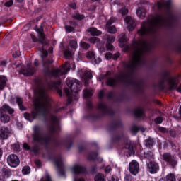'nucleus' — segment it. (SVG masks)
<instances>
[{
	"mask_svg": "<svg viewBox=\"0 0 181 181\" xmlns=\"http://www.w3.org/2000/svg\"><path fill=\"white\" fill-rule=\"evenodd\" d=\"M132 47L133 49L132 59V61L124 65V71L121 72L117 79L108 78L111 76V72L107 71L106 74L98 76L99 81L107 79L106 84L110 87H115L119 82L126 86H132L136 90L142 88V81L134 76V72L139 67L145 66V63H146L145 54L152 50L155 47V45L148 40H139V41H134Z\"/></svg>",
	"mask_w": 181,
	"mask_h": 181,
	"instance_id": "1",
	"label": "nucleus"
},
{
	"mask_svg": "<svg viewBox=\"0 0 181 181\" xmlns=\"http://www.w3.org/2000/svg\"><path fill=\"white\" fill-rule=\"evenodd\" d=\"M170 5H172L171 0L158 1L157 3L158 9L163 11L164 13L157 14L143 22L141 28L137 31L138 35L139 36H151L155 38L158 33V29L170 28L175 21V16L170 11Z\"/></svg>",
	"mask_w": 181,
	"mask_h": 181,
	"instance_id": "2",
	"label": "nucleus"
},
{
	"mask_svg": "<svg viewBox=\"0 0 181 181\" xmlns=\"http://www.w3.org/2000/svg\"><path fill=\"white\" fill-rule=\"evenodd\" d=\"M50 108H52L50 97L46 93V88H43L40 90V98L34 101V111L30 113L25 112L23 116L27 121L33 122L38 115L45 117V114L50 112Z\"/></svg>",
	"mask_w": 181,
	"mask_h": 181,
	"instance_id": "3",
	"label": "nucleus"
},
{
	"mask_svg": "<svg viewBox=\"0 0 181 181\" xmlns=\"http://www.w3.org/2000/svg\"><path fill=\"white\" fill-rule=\"evenodd\" d=\"M39 50L41 52V59L42 60L46 76H48V77L59 78L62 77V76L67 74V73L70 71V64L69 62H66L64 65L59 69H54L52 71H50V64L53 63V59H49L47 58V50L45 49V46H42Z\"/></svg>",
	"mask_w": 181,
	"mask_h": 181,
	"instance_id": "4",
	"label": "nucleus"
},
{
	"mask_svg": "<svg viewBox=\"0 0 181 181\" xmlns=\"http://www.w3.org/2000/svg\"><path fill=\"white\" fill-rule=\"evenodd\" d=\"M32 138L34 146L31 148V151L35 153L39 152V145L47 146L52 141V134L42 135V128L40 126H35L33 127Z\"/></svg>",
	"mask_w": 181,
	"mask_h": 181,
	"instance_id": "5",
	"label": "nucleus"
},
{
	"mask_svg": "<svg viewBox=\"0 0 181 181\" xmlns=\"http://www.w3.org/2000/svg\"><path fill=\"white\" fill-rule=\"evenodd\" d=\"M168 82L169 90H176L177 87V78L175 76L169 77V72L168 71H165L162 74V77L159 81L158 86L160 88H165V82Z\"/></svg>",
	"mask_w": 181,
	"mask_h": 181,
	"instance_id": "6",
	"label": "nucleus"
},
{
	"mask_svg": "<svg viewBox=\"0 0 181 181\" xmlns=\"http://www.w3.org/2000/svg\"><path fill=\"white\" fill-rule=\"evenodd\" d=\"M66 83L68 87L71 89L70 90V89L67 88H64L65 94H66L68 98H71V97H73L72 93H78V91L81 90V87H83V85L81 83H80V81L77 79H67Z\"/></svg>",
	"mask_w": 181,
	"mask_h": 181,
	"instance_id": "7",
	"label": "nucleus"
},
{
	"mask_svg": "<svg viewBox=\"0 0 181 181\" xmlns=\"http://www.w3.org/2000/svg\"><path fill=\"white\" fill-rule=\"evenodd\" d=\"M48 131L49 134H57L60 131L59 119L54 115H49Z\"/></svg>",
	"mask_w": 181,
	"mask_h": 181,
	"instance_id": "8",
	"label": "nucleus"
},
{
	"mask_svg": "<svg viewBox=\"0 0 181 181\" xmlns=\"http://www.w3.org/2000/svg\"><path fill=\"white\" fill-rule=\"evenodd\" d=\"M163 160L171 166L173 169H175L177 166V158L169 153H164L163 154Z\"/></svg>",
	"mask_w": 181,
	"mask_h": 181,
	"instance_id": "9",
	"label": "nucleus"
},
{
	"mask_svg": "<svg viewBox=\"0 0 181 181\" xmlns=\"http://www.w3.org/2000/svg\"><path fill=\"white\" fill-rule=\"evenodd\" d=\"M54 163L58 168V173L60 176H64L66 173L64 172V165H63V159L62 156L55 157L54 159Z\"/></svg>",
	"mask_w": 181,
	"mask_h": 181,
	"instance_id": "10",
	"label": "nucleus"
},
{
	"mask_svg": "<svg viewBox=\"0 0 181 181\" xmlns=\"http://www.w3.org/2000/svg\"><path fill=\"white\" fill-rule=\"evenodd\" d=\"M35 71H36V69L35 67H33L30 64H28L27 66L23 67L21 70V74H23L26 77H29V76H33Z\"/></svg>",
	"mask_w": 181,
	"mask_h": 181,
	"instance_id": "11",
	"label": "nucleus"
},
{
	"mask_svg": "<svg viewBox=\"0 0 181 181\" xmlns=\"http://www.w3.org/2000/svg\"><path fill=\"white\" fill-rule=\"evenodd\" d=\"M7 162L11 168H16V166H18L19 163H21L19 158H18V156L15 154L8 156L7 158Z\"/></svg>",
	"mask_w": 181,
	"mask_h": 181,
	"instance_id": "12",
	"label": "nucleus"
},
{
	"mask_svg": "<svg viewBox=\"0 0 181 181\" xmlns=\"http://www.w3.org/2000/svg\"><path fill=\"white\" fill-rule=\"evenodd\" d=\"M98 108L102 112L103 115H105V114H109L110 115L114 114V110L107 107V105L103 102L98 103Z\"/></svg>",
	"mask_w": 181,
	"mask_h": 181,
	"instance_id": "13",
	"label": "nucleus"
},
{
	"mask_svg": "<svg viewBox=\"0 0 181 181\" xmlns=\"http://www.w3.org/2000/svg\"><path fill=\"white\" fill-rule=\"evenodd\" d=\"M60 81L47 82V87L51 90H57L58 94L62 97V90L60 89Z\"/></svg>",
	"mask_w": 181,
	"mask_h": 181,
	"instance_id": "14",
	"label": "nucleus"
},
{
	"mask_svg": "<svg viewBox=\"0 0 181 181\" xmlns=\"http://www.w3.org/2000/svg\"><path fill=\"white\" fill-rule=\"evenodd\" d=\"M103 39L107 40L106 47L107 50H112L114 49V46H112V43H114V42H115V37L105 35L103 37Z\"/></svg>",
	"mask_w": 181,
	"mask_h": 181,
	"instance_id": "15",
	"label": "nucleus"
},
{
	"mask_svg": "<svg viewBox=\"0 0 181 181\" xmlns=\"http://www.w3.org/2000/svg\"><path fill=\"white\" fill-rule=\"evenodd\" d=\"M129 170L132 175H137L138 172H139V164L138 162H136L135 160H133L129 164Z\"/></svg>",
	"mask_w": 181,
	"mask_h": 181,
	"instance_id": "16",
	"label": "nucleus"
},
{
	"mask_svg": "<svg viewBox=\"0 0 181 181\" xmlns=\"http://www.w3.org/2000/svg\"><path fill=\"white\" fill-rule=\"evenodd\" d=\"M115 22V18H111L106 23V29L107 30V32L109 33H117V28L112 25Z\"/></svg>",
	"mask_w": 181,
	"mask_h": 181,
	"instance_id": "17",
	"label": "nucleus"
},
{
	"mask_svg": "<svg viewBox=\"0 0 181 181\" xmlns=\"http://www.w3.org/2000/svg\"><path fill=\"white\" fill-rule=\"evenodd\" d=\"M37 33H38L39 37V42L41 43V45H44V46H46L47 45V42L45 41V39H46V35H45V33H43V27L42 25H40V28L36 29Z\"/></svg>",
	"mask_w": 181,
	"mask_h": 181,
	"instance_id": "18",
	"label": "nucleus"
},
{
	"mask_svg": "<svg viewBox=\"0 0 181 181\" xmlns=\"http://www.w3.org/2000/svg\"><path fill=\"white\" fill-rule=\"evenodd\" d=\"M125 22L128 25L127 29L129 32H131L135 29V26H136V21L132 19L130 16L126 17Z\"/></svg>",
	"mask_w": 181,
	"mask_h": 181,
	"instance_id": "19",
	"label": "nucleus"
},
{
	"mask_svg": "<svg viewBox=\"0 0 181 181\" xmlns=\"http://www.w3.org/2000/svg\"><path fill=\"white\" fill-rule=\"evenodd\" d=\"M71 170L74 175H80L86 172V168L80 165H75L71 168Z\"/></svg>",
	"mask_w": 181,
	"mask_h": 181,
	"instance_id": "20",
	"label": "nucleus"
},
{
	"mask_svg": "<svg viewBox=\"0 0 181 181\" xmlns=\"http://www.w3.org/2000/svg\"><path fill=\"white\" fill-rule=\"evenodd\" d=\"M148 171L150 173L153 174L158 173V172H159V164L155 161L150 162L148 165Z\"/></svg>",
	"mask_w": 181,
	"mask_h": 181,
	"instance_id": "21",
	"label": "nucleus"
},
{
	"mask_svg": "<svg viewBox=\"0 0 181 181\" xmlns=\"http://www.w3.org/2000/svg\"><path fill=\"white\" fill-rule=\"evenodd\" d=\"M9 134H11V132H9V129L8 127H1L0 128V138L1 139H8Z\"/></svg>",
	"mask_w": 181,
	"mask_h": 181,
	"instance_id": "22",
	"label": "nucleus"
},
{
	"mask_svg": "<svg viewBox=\"0 0 181 181\" xmlns=\"http://www.w3.org/2000/svg\"><path fill=\"white\" fill-rule=\"evenodd\" d=\"M4 112H8L9 114H13L15 112V110L11 107L8 105H4L0 108V114H4Z\"/></svg>",
	"mask_w": 181,
	"mask_h": 181,
	"instance_id": "23",
	"label": "nucleus"
},
{
	"mask_svg": "<svg viewBox=\"0 0 181 181\" xmlns=\"http://www.w3.org/2000/svg\"><path fill=\"white\" fill-rule=\"evenodd\" d=\"M86 32L90 33L92 36H100V35H103V32L98 30L95 28H89L87 29Z\"/></svg>",
	"mask_w": 181,
	"mask_h": 181,
	"instance_id": "24",
	"label": "nucleus"
},
{
	"mask_svg": "<svg viewBox=\"0 0 181 181\" xmlns=\"http://www.w3.org/2000/svg\"><path fill=\"white\" fill-rule=\"evenodd\" d=\"M122 151H125V152H127L129 155H133L134 153V146L131 144V143L127 142L124 147L123 148Z\"/></svg>",
	"mask_w": 181,
	"mask_h": 181,
	"instance_id": "25",
	"label": "nucleus"
},
{
	"mask_svg": "<svg viewBox=\"0 0 181 181\" xmlns=\"http://www.w3.org/2000/svg\"><path fill=\"white\" fill-rule=\"evenodd\" d=\"M58 145H63L65 146V148H66V149H70V148L73 146V141L71 139H69L65 141H59Z\"/></svg>",
	"mask_w": 181,
	"mask_h": 181,
	"instance_id": "26",
	"label": "nucleus"
},
{
	"mask_svg": "<svg viewBox=\"0 0 181 181\" xmlns=\"http://www.w3.org/2000/svg\"><path fill=\"white\" fill-rule=\"evenodd\" d=\"M8 78L5 76L0 75V90H4L6 86Z\"/></svg>",
	"mask_w": 181,
	"mask_h": 181,
	"instance_id": "27",
	"label": "nucleus"
},
{
	"mask_svg": "<svg viewBox=\"0 0 181 181\" xmlns=\"http://www.w3.org/2000/svg\"><path fill=\"white\" fill-rule=\"evenodd\" d=\"M139 131H141V132H145V128L141 127V126H133L131 128V132L132 134H136L139 132Z\"/></svg>",
	"mask_w": 181,
	"mask_h": 181,
	"instance_id": "28",
	"label": "nucleus"
},
{
	"mask_svg": "<svg viewBox=\"0 0 181 181\" xmlns=\"http://www.w3.org/2000/svg\"><path fill=\"white\" fill-rule=\"evenodd\" d=\"M16 103H17L21 111H26V107H25V106H23V100H22L21 98L17 97Z\"/></svg>",
	"mask_w": 181,
	"mask_h": 181,
	"instance_id": "29",
	"label": "nucleus"
},
{
	"mask_svg": "<svg viewBox=\"0 0 181 181\" xmlns=\"http://www.w3.org/2000/svg\"><path fill=\"white\" fill-rule=\"evenodd\" d=\"M0 119L4 124H6L11 121V117L7 114L2 113L1 114Z\"/></svg>",
	"mask_w": 181,
	"mask_h": 181,
	"instance_id": "30",
	"label": "nucleus"
},
{
	"mask_svg": "<svg viewBox=\"0 0 181 181\" xmlns=\"http://www.w3.org/2000/svg\"><path fill=\"white\" fill-rule=\"evenodd\" d=\"M134 115L138 118H141L145 115L144 110L142 108H137L134 110Z\"/></svg>",
	"mask_w": 181,
	"mask_h": 181,
	"instance_id": "31",
	"label": "nucleus"
},
{
	"mask_svg": "<svg viewBox=\"0 0 181 181\" xmlns=\"http://www.w3.org/2000/svg\"><path fill=\"white\" fill-rule=\"evenodd\" d=\"M21 56V51H19V45H16L13 48V57H18Z\"/></svg>",
	"mask_w": 181,
	"mask_h": 181,
	"instance_id": "32",
	"label": "nucleus"
},
{
	"mask_svg": "<svg viewBox=\"0 0 181 181\" xmlns=\"http://www.w3.org/2000/svg\"><path fill=\"white\" fill-rule=\"evenodd\" d=\"M69 46L71 49L76 50L77 47H78V45L77 44V40L76 38H73L69 40Z\"/></svg>",
	"mask_w": 181,
	"mask_h": 181,
	"instance_id": "33",
	"label": "nucleus"
},
{
	"mask_svg": "<svg viewBox=\"0 0 181 181\" xmlns=\"http://www.w3.org/2000/svg\"><path fill=\"white\" fill-rule=\"evenodd\" d=\"M136 15L139 18H145V15H146V11L144 8H139L136 11Z\"/></svg>",
	"mask_w": 181,
	"mask_h": 181,
	"instance_id": "34",
	"label": "nucleus"
},
{
	"mask_svg": "<svg viewBox=\"0 0 181 181\" xmlns=\"http://www.w3.org/2000/svg\"><path fill=\"white\" fill-rule=\"evenodd\" d=\"M83 93L85 98H90V97L93 96V90L91 89H84Z\"/></svg>",
	"mask_w": 181,
	"mask_h": 181,
	"instance_id": "35",
	"label": "nucleus"
},
{
	"mask_svg": "<svg viewBox=\"0 0 181 181\" xmlns=\"http://www.w3.org/2000/svg\"><path fill=\"white\" fill-rule=\"evenodd\" d=\"M144 158L145 159L151 160V159H153V158H155V155L153 154V152L148 151L146 153H144Z\"/></svg>",
	"mask_w": 181,
	"mask_h": 181,
	"instance_id": "36",
	"label": "nucleus"
},
{
	"mask_svg": "<svg viewBox=\"0 0 181 181\" xmlns=\"http://www.w3.org/2000/svg\"><path fill=\"white\" fill-rule=\"evenodd\" d=\"M119 42H120V43H127V42H128L125 33H122L119 35Z\"/></svg>",
	"mask_w": 181,
	"mask_h": 181,
	"instance_id": "37",
	"label": "nucleus"
},
{
	"mask_svg": "<svg viewBox=\"0 0 181 181\" xmlns=\"http://www.w3.org/2000/svg\"><path fill=\"white\" fill-rule=\"evenodd\" d=\"M165 181H176V176L173 173H169L165 177Z\"/></svg>",
	"mask_w": 181,
	"mask_h": 181,
	"instance_id": "38",
	"label": "nucleus"
},
{
	"mask_svg": "<svg viewBox=\"0 0 181 181\" xmlns=\"http://www.w3.org/2000/svg\"><path fill=\"white\" fill-rule=\"evenodd\" d=\"M98 156V152H92L88 156V160H95V159H97Z\"/></svg>",
	"mask_w": 181,
	"mask_h": 181,
	"instance_id": "39",
	"label": "nucleus"
},
{
	"mask_svg": "<svg viewBox=\"0 0 181 181\" xmlns=\"http://www.w3.org/2000/svg\"><path fill=\"white\" fill-rule=\"evenodd\" d=\"M64 56L66 59H71L73 56V53L69 49H67L64 51Z\"/></svg>",
	"mask_w": 181,
	"mask_h": 181,
	"instance_id": "40",
	"label": "nucleus"
},
{
	"mask_svg": "<svg viewBox=\"0 0 181 181\" xmlns=\"http://www.w3.org/2000/svg\"><path fill=\"white\" fill-rule=\"evenodd\" d=\"M95 181H105L103 173H98L95 177Z\"/></svg>",
	"mask_w": 181,
	"mask_h": 181,
	"instance_id": "41",
	"label": "nucleus"
},
{
	"mask_svg": "<svg viewBox=\"0 0 181 181\" xmlns=\"http://www.w3.org/2000/svg\"><path fill=\"white\" fill-rule=\"evenodd\" d=\"M11 149L15 152H19L21 151V145H19V143H15L11 146Z\"/></svg>",
	"mask_w": 181,
	"mask_h": 181,
	"instance_id": "42",
	"label": "nucleus"
},
{
	"mask_svg": "<svg viewBox=\"0 0 181 181\" xmlns=\"http://www.w3.org/2000/svg\"><path fill=\"white\" fill-rule=\"evenodd\" d=\"M23 175H29L30 173V167L25 165L23 168L22 170Z\"/></svg>",
	"mask_w": 181,
	"mask_h": 181,
	"instance_id": "43",
	"label": "nucleus"
},
{
	"mask_svg": "<svg viewBox=\"0 0 181 181\" xmlns=\"http://www.w3.org/2000/svg\"><path fill=\"white\" fill-rule=\"evenodd\" d=\"M83 77H85L86 79L93 78V74H91V71H85Z\"/></svg>",
	"mask_w": 181,
	"mask_h": 181,
	"instance_id": "44",
	"label": "nucleus"
},
{
	"mask_svg": "<svg viewBox=\"0 0 181 181\" xmlns=\"http://www.w3.org/2000/svg\"><path fill=\"white\" fill-rule=\"evenodd\" d=\"M80 46L81 47H82V49H84L85 50L90 49V44L86 42H81Z\"/></svg>",
	"mask_w": 181,
	"mask_h": 181,
	"instance_id": "45",
	"label": "nucleus"
},
{
	"mask_svg": "<svg viewBox=\"0 0 181 181\" xmlns=\"http://www.w3.org/2000/svg\"><path fill=\"white\" fill-rule=\"evenodd\" d=\"M74 19H77L78 21H82V19H84V18H86V16L83 14H75L73 16Z\"/></svg>",
	"mask_w": 181,
	"mask_h": 181,
	"instance_id": "46",
	"label": "nucleus"
},
{
	"mask_svg": "<svg viewBox=\"0 0 181 181\" xmlns=\"http://www.w3.org/2000/svg\"><path fill=\"white\" fill-rule=\"evenodd\" d=\"M153 144H155V141L153 139H148L146 141V146H153Z\"/></svg>",
	"mask_w": 181,
	"mask_h": 181,
	"instance_id": "47",
	"label": "nucleus"
},
{
	"mask_svg": "<svg viewBox=\"0 0 181 181\" xmlns=\"http://www.w3.org/2000/svg\"><path fill=\"white\" fill-rule=\"evenodd\" d=\"M106 97L108 98V100H112V98L115 97V93H114L112 91H110L106 95Z\"/></svg>",
	"mask_w": 181,
	"mask_h": 181,
	"instance_id": "48",
	"label": "nucleus"
},
{
	"mask_svg": "<svg viewBox=\"0 0 181 181\" xmlns=\"http://www.w3.org/2000/svg\"><path fill=\"white\" fill-rule=\"evenodd\" d=\"M95 54L94 53V52L90 51L88 52L86 57L88 59H93V57H95Z\"/></svg>",
	"mask_w": 181,
	"mask_h": 181,
	"instance_id": "49",
	"label": "nucleus"
},
{
	"mask_svg": "<svg viewBox=\"0 0 181 181\" xmlns=\"http://www.w3.org/2000/svg\"><path fill=\"white\" fill-rule=\"evenodd\" d=\"M119 13L122 15V16L127 15L128 13V9L125 8H122L121 10H119Z\"/></svg>",
	"mask_w": 181,
	"mask_h": 181,
	"instance_id": "50",
	"label": "nucleus"
},
{
	"mask_svg": "<svg viewBox=\"0 0 181 181\" xmlns=\"http://www.w3.org/2000/svg\"><path fill=\"white\" fill-rule=\"evenodd\" d=\"M65 30L68 33H70V32H73L74 30V28L70 25H65Z\"/></svg>",
	"mask_w": 181,
	"mask_h": 181,
	"instance_id": "51",
	"label": "nucleus"
},
{
	"mask_svg": "<svg viewBox=\"0 0 181 181\" xmlns=\"http://www.w3.org/2000/svg\"><path fill=\"white\" fill-rule=\"evenodd\" d=\"M13 5V0H9L8 1H6L4 4V6H6V8H11Z\"/></svg>",
	"mask_w": 181,
	"mask_h": 181,
	"instance_id": "52",
	"label": "nucleus"
},
{
	"mask_svg": "<svg viewBox=\"0 0 181 181\" xmlns=\"http://www.w3.org/2000/svg\"><path fill=\"white\" fill-rule=\"evenodd\" d=\"M154 121H155L156 124H162V122H163V119H162V117H158L157 118L155 119Z\"/></svg>",
	"mask_w": 181,
	"mask_h": 181,
	"instance_id": "53",
	"label": "nucleus"
},
{
	"mask_svg": "<svg viewBox=\"0 0 181 181\" xmlns=\"http://www.w3.org/2000/svg\"><path fill=\"white\" fill-rule=\"evenodd\" d=\"M125 181H132V176L131 174H126L124 177Z\"/></svg>",
	"mask_w": 181,
	"mask_h": 181,
	"instance_id": "54",
	"label": "nucleus"
},
{
	"mask_svg": "<svg viewBox=\"0 0 181 181\" xmlns=\"http://www.w3.org/2000/svg\"><path fill=\"white\" fill-rule=\"evenodd\" d=\"M169 132L170 136H172V138H176V131L175 130H170Z\"/></svg>",
	"mask_w": 181,
	"mask_h": 181,
	"instance_id": "55",
	"label": "nucleus"
},
{
	"mask_svg": "<svg viewBox=\"0 0 181 181\" xmlns=\"http://www.w3.org/2000/svg\"><path fill=\"white\" fill-rule=\"evenodd\" d=\"M93 60L95 64H98L99 63H101V59L100 57L95 58V57L93 58Z\"/></svg>",
	"mask_w": 181,
	"mask_h": 181,
	"instance_id": "56",
	"label": "nucleus"
},
{
	"mask_svg": "<svg viewBox=\"0 0 181 181\" xmlns=\"http://www.w3.org/2000/svg\"><path fill=\"white\" fill-rule=\"evenodd\" d=\"M158 130L160 131V132H163V134H166V132H168V129L165 127H159Z\"/></svg>",
	"mask_w": 181,
	"mask_h": 181,
	"instance_id": "57",
	"label": "nucleus"
},
{
	"mask_svg": "<svg viewBox=\"0 0 181 181\" xmlns=\"http://www.w3.org/2000/svg\"><path fill=\"white\" fill-rule=\"evenodd\" d=\"M105 58L107 59V60H110V59H112V54L111 52L106 53Z\"/></svg>",
	"mask_w": 181,
	"mask_h": 181,
	"instance_id": "58",
	"label": "nucleus"
},
{
	"mask_svg": "<svg viewBox=\"0 0 181 181\" xmlns=\"http://www.w3.org/2000/svg\"><path fill=\"white\" fill-rule=\"evenodd\" d=\"M86 105H87L88 108H89V110H91V108H93V103L90 100L87 101Z\"/></svg>",
	"mask_w": 181,
	"mask_h": 181,
	"instance_id": "59",
	"label": "nucleus"
},
{
	"mask_svg": "<svg viewBox=\"0 0 181 181\" xmlns=\"http://www.w3.org/2000/svg\"><path fill=\"white\" fill-rule=\"evenodd\" d=\"M97 40H98V38L97 37H92L89 40V41L94 45V43L97 42Z\"/></svg>",
	"mask_w": 181,
	"mask_h": 181,
	"instance_id": "60",
	"label": "nucleus"
},
{
	"mask_svg": "<svg viewBox=\"0 0 181 181\" xmlns=\"http://www.w3.org/2000/svg\"><path fill=\"white\" fill-rule=\"evenodd\" d=\"M99 98L103 99L104 98V90H100L98 93Z\"/></svg>",
	"mask_w": 181,
	"mask_h": 181,
	"instance_id": "61",
	"label": "nucleus"
},
{
	"mask_svg": "<svg viewBox=\"0 0 181 181\" xmlns=\"http://www.w3.org/2000/svg\"><path fill=\"white\" fill-rule=\"evenodd\" d=\"M35 163L36 166H37V168H40V166H42V163L40 162V160H35Z\"/></svg>",
	"mask_w": 181,
	"mask_h": 181,
	"instance_id": "62",
	"label": "nucleus"
},
{
	"mask_svg": "<svg viewBox=\"0 0 181 181\" xmlns=\"http://www.w3.org/2000/svg\"><path fill=\"white\" fill-rule=\"evenodd\" d=\"M105 173H110L111 172V166L107 165L105 168Z\"/></svg>",
	"mask_w": 181,
	"mask_h": 181,
	"instance_id": "63",
	"label": "nucleus"
},
{
	"mask_svg": "<svg viewBox=\"0 0 181 181\" xmlns=\"http://www.w3.org/2000/svg\"><path fill=\"white\" fill-rule=\"evenodd\" d=\"M119 57V54L117 52L116 54H115L114 55H112V58L113 60H117V59H118Z\"/></svg>",
	"mask_w": 181,
	"mask_h": 181,
	"instance_id": "64",
	"label": "nucleus"
}]
</instances>
